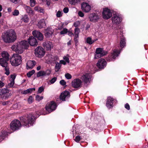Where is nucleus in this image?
Instances as JSON below:
<instances>
[{"instance_id": "obj_43", "label": "nucleus", "mask_w": 148, "mask_h": 148, "mask_svg": "<svg viewBox=\"0 0 148 148\" xmlns=\"http://www.w3.org/2000/svg\"><path fill=\"white\" fill-rule=\"evenodd\" d=\"M51 73V71L50 70H47L45 71H44V76H47L49 75Z\"/></svg>"}, {"instance_id": "obj_41", "label": "nucleus", "mask_w": 148, "mask_h": 148, "mask_svg": "<svg viewBox=\"0 0 148 148\" xmlns=\"http://www.w3.org/2000/svg\"><path fill=\"white\" fill-rule=\"evenodd\" d=\"M44 71H40L38 72L37 74V77H39L41 76H43Z\"/></svg>"}, {"instance_id": "obj_17", "label": "nucleus", "mask_w": 148, "mask_h": 148, "mask_svg": "<svg viewBox=\"0 0 148 148\" xmlns=\"http://www.w3.org/2000/svg\"><path fill=\"white\" fill-rule=\"evenodd\" d=\"M32 34L34 37L37 38L38 40L40 41L43 40L44 37L42 34L38 31H33Z\"/></svg>"}, {"instance_id": "obj_51", "label": "nucleus", "mask_w": 148, "mask_h": 148, "mask_svg": "<svg viewBox=\"0 0 148 148\" xmlns=\"http://www.w3.org/2000/svg\"><path fill=\"white\" fill-rule=\"evenodd\" d=\"M44 88L43 86L40 87L38 89V93H40L44 91Z\"/></svg>"}, {"instance_id": "obj_10", "label": "nucleus", "mask_w": 148, "mask_h": 148, "mask_svg": "<svg viewBox=\"0 0 148 148\" xmlns=\"http://www.w3.org/2000/svg\"><path fill=\"white\" fill-rule=\"evenodd\" d=\"M96 54L95 55V58L97 59L106 55L107 54V52L104 51L103 49L98 48H97L96 49Z\"/></svg>"}, {"instance_id": "obj_9", "label": "nucleus", "mask_w": 148, "mask_h": 148, "mask_svg": "<svg viewBox=\"0 0 148 148\" xmlns=\"http://www.w3.org/2000/svg\"><path fill=\"white\" fill-rule=\"evenodd\" d=\"M120 53V52L117 49H115L107 58V61H111L114 60Z\"/></svg>"}, {"instance_id": "obj_22", "label": "nucleus", "mask_w": 148, "mask_h": 148, "mask_svg": "<svg viewBox=\"0 0 148 148\" xmlns=\"http://www.w3.org/2000/svg\"><path fill=\"white\" fill-rule=\"evenodd\" d=\"M36 64V62L34 60H29L27 61V69H32Z\"/></svg>"}, {"instance_id": "obj_25", "label": "nucleus", "mask_w": 148, "mask_h": 148, "mask_svg": "<svg viewBox=\"0 0 148 148\" xmlns=\"http://www.w3.org/2000/svg\"><path fill=\"white\" fill-rule=\"evenodd\" d=\"M58 57L56 56L49 55V61L50 63L53 62L55 61L58 60Z\"/></svg>"}, {"instance_id": "obj_63", "label": "nucleus", "mask_w": 148, "mask_h": 148, "mask_svg": "<svg viewBox=\"0 0 148 148\" xmlns=\"http://www.w3.org/2000/svg\"><path fill=\"white\" fill-rule=\"evenodd\" d=\"M4 85L5 84L4 83L1 81L0 80V88L4 86Z\"/></svg>"}, {"instance_id": "obj_39", "label": "nucleus", "mask_w": 148, "mask_h": 148, "mask_svg": "<svg viewBox=\"0 0 148 148\" xmlns=\"http://www.w3.org/2000/svg\"><path fill=\"white\" fill-rule=\"evenodd\" d=\"M16 75L15 74H13L10 75V77L9 79L10 81H14L15 79L16 78Z\"/></svg>"}, {"instance_id": "obj_3", "label": "nucleus", "mask_w": 148, "mask_h": 148, "mask_svg": "<svg viewBox=\"0 0 148 148\" xmlns=\"http://www.w3.org/2000/svg\"><path fill=\"white\" fill-rule=\"evenodd\" d=\"M21 59L20 55L17 54H14L10 59V63L13 66H18L21 63Z\"/></svg>"}, {"instance_id": "obj_31", "label": "nucleus", "mask_w": 148, "mask_h": 148, "mask_svg": "<svg viewBox=\"0 0 148 148\" xmlns=\"http://www.w3.org/2000/svg\"><path fill=\"white\" fill-rule=\"evenodd\" d=\"M125 40L124 38H121L120 43V45L121 48H123L125 46Z\"/></svg>"}, {"instance_id": "obj_32", "label": "nucleus", "mask_w": 148, "mask_h": 148, "mask_svg": "<svg viewBox=\"0 0 148 148\" xmlns=\"http://www.w3.org/2000/svg\"><path fill=\"white\" fill-rule=\"evenodd\" d=\"M8 135V132L5 131H2L0 133L1 139H3Z\"/></svg>"}, {"instance_id": "obj_46", "label": "nucleus", "mask_w": 148, "mask_h": 148, "mask_svg": "<svg viewBox=\"0 0 148 148\" xmlns=\"http://www.w3.org/2000/svg\"><path fill=\"white\" fill-rule=\"evenodd\" d=\"M19 14V12L18 10H15L12 12V14L14 16H17Z\"/></svg>"}, {"instance_id": "obj_18", "label": "nucleus", "mask_w": 148, "mask_h": 148, "mask_svg": "<svg viewBox=\"0 0 148 148\" xmlns=\"http://www.w3.org/2000/svg\"><path fill=\"white\" fill-rule=\"evenodd\" d=\"M112 23L114 24H119L122 21L121 18L117 15H114L112 18Z\"/></svg>"}, {"instance_id": "obj_60", "label": "nucleus", "mask_w": 148, "mask_h": 148, "mask_svg": "<svg viewBox=\"0 0 148 148\" xmlns=\"http://www.w3.org/2000/svg\"><path fill=\"white\" fill-rule=\"evenodd\" d=\"M125 107L127 110H129L130 109V106L128 103H126L125 105Z\"/></svg>"}, {"instance_id": "obj_55", "label": "nucleus", "mask_w": 148, "mask_h": 148, "mask_svg": "<svg viewBox=\"0 0 148 148\" xmlns=\"http://www.w3.org/2000/svg\"><path fill=\"white\" fill-rule=\"evenodd\" d=\"M60 83L62 86H64L66 85V82L64 80L62 79L60 81Z\"/></svg>"}, {"instance_id": "obj_40", "label": "nucleus", "mask_w": 148, "mask_h": 148, "mask_svg": "<svg viewBox=\"0 0 148 148\" xmlns=\"http://www.w3.org/2000/svg\"><path fill=\"white\" fill-rule=\"evenodd\" d=\"M3 67L4 68V69L5 71V74L7 75H8L10 73L9 67H8V66H7L6 67Z\"/></svg>"}, {"instance_id": "obj_42", "label": "nucleus", "mask_w": 148, "mask_h": 148, "mask_svg": "<svg viewBox=\"0 0 148 148\" xmlns=\"http://www.w3.org/2000/svg\"><path fill=\"white\" fill-rule=\"evenodd\" d=\"M35 72V71L34 70H32L29 72L27 73V75L28 77H30L32 75L34 74Z\"/></svg>"}, {"instance_id": "obj_26", "label": "nucleus", "mask_w": 148, "mask_h": 148, "mask_svg": "<svg viewBox=\"0 0 148 148\" xmlns=\"http://www.w3.org/2000/svg\"><path fill=\"white\" fill-rule=\"evenodd\" d=\"M2 57L1 58L2 59H5L7 60H9V55L7 51H3L1 53Z\"/></svg>"}, {"instance_id": "obj_30", "label": "nucleus", "mask_w": 148, "mask_h": 148, "mask_svg": "<svg viewBox=\"0 0 148 148\" xmlns=\"http://www.w3.org/2000/svg\"><path fill=\"white\" fill-rule=\"evenodd\" d=\"M35 90V88H30L22 91L21 93L22 94L26 95L28 94L31 93L32 92V91Z\"/></svg>"}, {"instance_id": "obj_19", "label": "nucleus", "mask_w": 148, "mask_h": 148, "mask_svg": "<svg viewBox=\"0 0 148 148\" xmlns=\"http://www.w3.org/2000/svg\"><path fill=\"white\" fill-rule=\"evenodd\" d=\"M43 46L47 50H50L53 47L52 43L48 41H46L43 43Z\"/></svg>"}, {"instance_id": "obj_33", "label": "nucleus", "mask_w": 148, "mask_h": 148, "mask_svg": "<svg viewBox=\"0 0 148 148\" xmlns=\"http://www.w3.org/2000/svg\"><path fill=\"white\" fill-rule=\"evenodd\" d=\"M12 49L14 51H16V53H19V51L20 50V49H18V43L16 46L15 45H13L11 47Z\"/></svg>"}, {"instance_id": "obj_8", "label": "nucleus", "mask_w": 148, "mask_h": 148, "mask_svg": "<svg viewBox=\"0 0 148 148\" xmlns=\"http://www.w3.org/2000/svg\"><path fill=\"white\" fill-rule=\"evenodd\" d=\"M57 107L56 103L53 101H51L47 103L46 106V110L49 113H50L54 110Z\"/></svg>"}, {"instance_id": "obj_45", "label": "nucleus", "mask_w": 148, "mask_h": 148, "mask_svg": "<svg viewBox=\"0 0 148 148\" xmlns=\"http://www.w3.org/2000/svg\"><path fill=\"white\" fill-rule=\"evenodd\" d=\"M10 82L8 84L7 86L8 88L12 87L14 85V81H10Z\"/></svg>"}, {"instance_id": "obj_54", "label": "nucleus", "mask_w": 148, "mask_h": 148, "mask_svg": "<svg viewBox=\"0 0 148 148\" xmlns=\"http://www.w3.org/2000/svg\"><path fill=\"white\" fill-rule=\"evenodd\" d=\"M57 77H54L52 78L50 81L51 84L54 83L57 80Z\"/></svg>"}, {"instance_id": "obj_5", "label": "nucleus", "mask_w": 148, "mask_h": 148, "mask_svg": "<svg viewBox=\"0 0 148 148\" xmlns=\"http://www.w3.org/2000/svg\"><path fill=\"white\" fill-rule=\"evenodd\" d=\"M0 95L3 99H8L11 95L10 90L7 88H3L0 89Z\"/></svg>"}, {"instance_id": "obj_49", "label": "nucleus", "mask_w": 148, "mask_h": 148, "mask_svg": "<svg viewBox=\"0 0 148 148\" xmlns=\"http://www.w3.org/2000/svg\"><path fill=\"white\" fill-rule=\"evenodd\" d=\"M43 98V96H40L39 95H37L36 96V99L37 101H40L42 100Z\"/></svg>"}, {"instance_id": "obj_52", "label": "nucleus", "mask_w": 148, "mask_h": 148, "mask_svg": "<svg viewBox=\"0 0 148 148\" xmlns=\"http://www.w3.org/2000/svg\"><path fill=\"white\" fill-rule=\"evenodd\" d=\"M62 12L58 11L56 13V16L58 17H60L62 16Z\"/></svg>"}, {"instance_id": "obj_14", "label": "nucleus", "mask_w": 148, "mask_h": 148, "mask_svg": "<svg viewBox=\"0 0 148 148\" xmlns=\"http://www.w3.org/2000/svg\"><path fill=\"white\" fill-rule=\"evenodd\" d=\"M106 62L105 60L103 58L99 59L97 64V67L100 69H103L106 66Z\"/></svg>"}, {"instance_id": "obj_44", "label": "nucleus", "mask_w": 148, "mask_h": 148, "mask_svg": "<svg viewBox=\"0 0 148 148\" xmlns=\"http://www.w3.org/2000/svg\"><path fill=\"white\" fill-rule=\"evenodd\" d=\"M34 100V99L32 97V96H30L27 100V101L28 103L30 104L31 103H32L33 101Z\"/></svg>"}, {"instance_id": "obj_13", "label": "nucleus", "mask_w": 148, "mask_h": 148, "mask_svg": "<svg viewBox=\"0 0 148 148\" xmlns=\"http://www.w3.org/2000/svg\"><path fill=\"white\" fill-rule=\"evenodd\" d=\"M82 81L79 78L75 79L72 82V86L75 88H80L82 86Z\"/></svg>"}, {"instance_id": "obj_23", "label": "nucleus", "mask_w": 148, "mask_h": 148, "mask_svg": "<svg viewBox=\"0 0 148 148\" xmlns=\"http://www.w3.org/2000/svg\"><path fill=\"white\" fill-rule=\"evenodd\" d=\"M114 99L110 97H108L107 99L106 106L108 108H110L112 107L113 106Z\"/></svg>"}, {"instance_id": "obj_20", "label": "nucleus", "mask_w": 148, "mask_h": 148, "mask_svg": "<svg viewBox=\"0 0 148 148\" xmlns=\"http://www.w3.org/2000/svg\"><path fill=\"white\" fill-rule=\"evenodd\" d=\"M28 44L31 46H36L38 44L36 39L33 36L29 37L28 39Z\"/></svg>"}, {"instance_id": "obj_12", "label": "nucleus", "mask_w": 148, "mask_h": 148, "mask_svg": "<svg viewBox=\"0 0 148 148\" xmlns=\"http://www.w3.org/2000/svg\"><path fill=\"white\" fill-rule=\"evenodd\" d=\"M102 15L103 18L108 19L112 16V13L109 9L107 8H106L103 9Z\"/></svg>"}, {"instance_id": "obj_61", "label": "nucleus", "mask_w": 148, "mask_h": 148, "mask_svg": "<svg viewBox=\"0 0 148 148\" xmlns=\"http://www.w3.org/2000/svg\"><path fill=\"white\" fill-rule=\"evenodd\" d=\"M69 11V9L67 8H65L63 9V12L65 13H67Z\"/></svg>"}, {"instance_id": "obj_11", "label": "nucleus", "mask_w": 148, "mask_h": 148, "mask_svg": "<svg viewBox=\"0 0 148 148\" xmlns=\"http://www.w3.org/2000/svg\"><path fill=\"white\" fill-rule=\"evenodd\" d=\"M80 79L85 84H87L90 82L91 79V76L89 73H85L82 76Z\"/></svg>"}, {"instance_id": "obj_15", "label": "nucleus", "mask_w": 148, "mask_h": 148, "mask_svg": "<svg viewBox=\"0 0 148 148\" xmlns=\"http://www.w3.org/2000/svg\"><path fill=\"white\" fill-rule=\"evenodd\" d=\"M81 8L85 12H88L91 10V7L88 3L83 2L81 4Z\"/></svg>"}, {"instance_id": "obj_59", "label": "nucleus", "mask_w": 148, "mask_h": 148, "mask_svg": "<svg viewBox=\"0 0 148 148\" xmlns=\"http://www.w3.org/2000/svg\"><path fill=\"white\" fill-rule=\"evenodd\" d=\"M63 59L67 62L69 63V58L68 57H66V56H64L63 57Z\"/></svg>"}, {"instance_id": "obj_4", "label": "nucleus", "mask_w": 148, "mask_h": 148, "mask_svg": "<svg viewBox=\"0 0 148 148\" xmlns=\"http://www.w3.org/2000/svg\"><path fill=\"white\" fill-rule=\"evenodd\" d=\"M10 126L11 129L13 131L18 130L21 126L20 122L16 119L13 121Z\"/></svg>"}, {"instance_id": "obj_29", "label": "nucleus", "mask_w": 148, "mask_h": 148, "mask_svg": "<svg viewBox=\"0 0 148 148\" xmlns=\"http://www.w3.org/2000/svg\"><path fill=\"white\" fill-rule=\"evenodd\" d=\"M38 27L40 29L43 28L46 25V24L45 20L44 19H42L40 21L37 25Z\"/></svg>"}, {"instance_id": "obj_38", "label": "nucleus", "mask_w": 148, "mask_h": 148, "mask_svg": "<svg viewBox=\"0 0 148 148\" xmlns=\"http://www.w3.org/2000/svg\"><path fill=\"white\" fill-rule=\"evenodd\" d=\"M55 63L56 64L55 66V69L56 70H57V71H58L61 67V65L58 62H55Z\"/></svg>"}, {"instance_id": "obj_35", "label": "nucleus", "mask_w": 148, "mask_h": 148, "mask_svg": "<svg viewBox=\"0 0 148 148\" xmlns=\"http://www.w3.org/2000/svg\"><path fill=\"white\" fill-rule=\"evenodd\" d=\"M70 4L75 5L80 1V0H68Z\"/></svg>"}, {"instance_id": "obj_21", "label": "nucleus", "mask_w": 148, "mask_h": 148, "mask_svg": "<svg viewBox=\"0 0 148 148\" xmlns=\"http://www.w3.org/2000/svg\"><path fill=\"white\" fill-rule=\"evenodd\" d=\"M45 31V36L46 38L50 37L54 32L53 29L50 27L47 28Z\"/></svg>"}, {"instance_id": "obj_47", "label": "nucleus", "mask_w": 148, "mask_h": 148, "mask_svg": "<svg viewBox=\"0 0 148 148\" xmlns=\"http://www.w3.org/2000/svg\"><path fill=\"white\" fill-rule=\"evenodd\" d=\"M36 3V1L35 0H30V6L32 7H34Z\"/></svg>"}, {"instance_id": "obj_64", "label": "nucleus", "mask_w": 148, "mask_h": 148, "mask_svg": "<svg viewBox=\"0 0 148 148\" xmlns=\"http://www.w3.org/2000/svg\"><path fill=\"white\" fill-rule=\"evenodd\" d=\"M40 8V7H39V6H36L34 7V9L35 11L39 12V10Z\"/></svg>"}, {"instance_id": "obj_2", "label": "nucleus", "mask_w": 148, "mask_h": 148, "mask_svg": "<svg viewBox=\"0 0 148 148\" xmlns=\"http://www.w3.org/2000/svg\"><path fill=\"white\" fill-rule=\"evenodd\" d=\"M38 116L39 115L35 117L32 114H29L23 117H22L21 120L23 125L29 127V125L31 126L33 125L35 118Z\"/></svg>"}, {"instance_id": "obj_34", "label": "nucleus", "mask_w": 148, "mask_h": 148, "mask_svg": "<svg viewBox=\"0 0 148 148\" xmlns=\"http://www.w3.org/2000/svg\"><path fill=\"white\" fill-rule=\"evenodd\" d=\"M96 40H92L91 38L90 37H88L87 38L86 42L89 44V45H91Z\"/></svg>"}, {"instance_id": "obj_36", "label": "nucleus", "mask_w": 148, "mask_h": 148, "mask_svg": "<svg viewBox=\"0 0 148 148\" xmlns=\"http://www.w3.org/2000/svg\"><path fill=\"white\" fill-rule=\"evenodd\" d=\"M80 30L78 28H76L75 29V37H79V34Z\"/></svg>"}, {"instance_id": "obj_37", "label": "nucleus", "mask_w": 148, "mask_h": 148, "mask_svg": "<svg viewBox=\"0 0 148 148\" xmlns=\"http://www.w3.org/2000/svg\"><path fill=\"white\" fill-rule=\"evenodd\" d=\"M22 21L25 23H28L29 22V19L27 15H25L23 17L22 19Z\"/></svg>"}, {"instance_id": "obj_48", "label": "nucleus", "mask_w": 148, "mask_h": 148, "mask_svg": "<svg viewBox=\"0 0 148 148\" xmlns=\"http://www.w3.org/2000/svg\"><path fill=\"white\" fill-rule=\"evenodd\" d=\"M68 32V29L66 28H64L60 32L61 34H66Z\"/></svg>"}, {"instance_id": "obj_1", "label": "nucleus", "mask_w": 148, "mask_h": 148, "mask_svg": "<svg viewBox=\"0 0 148 148\" xmlns=\"http://www.w3.org/2000/svg\"><path fill=\"white\" fill-rule=\"evenodd\" d=\"M2 38L5 42L9 43L14 41L16 39V36L14 31L11 29L3 33Z\"/></svg>"}, {"instance_id": "obj_62", "label": "nucleus", "mask_w": 148, "mask_h": 148, "mask_svg": "<svg viewBox=\"0 0 148 148\" xmlns=\"http://www.w3.org/2000/svg\"><path fill=\"white\" fill-rule=\"evenodd\" d=\"M68 34L69 36H74V34L71 32L69 31L68 32Z\"/></svg>"}, {"instance_id": "obj_7", "label": "nucleus", "mask_w": 148, "mask_h": 148, "mask_svg": "<svg viewBox=\"0 0 148 148\" xmlns=\"http://www.w3.org/2000/svg\"><path fill=\"white\" fill-rule=\"evenodd\" d=\"M45 51L43 48L40 46L37 47L35 49V56L39 58H42L45 54Z\"/></svg>"}, {"instance_id": "obj_27", "label": "nucleus", "mask_w": 148, "mask_h": 148, "mask_svg": "<svg viewBox=\"0 0 148 148\" xmlns=\"http://www.w3.org/2000/svg\"><path fill=\"white\" fill-rule=\"evenodd\" d=\"M24 8L27 13L30 15H33L34 14V11L29 6L24 5Z\"/></svg>"}, {"instance_id": "obj_57", "label": "nucleus", "mask_w": 148, "mask_h": 148, "mask_svg": "<svg viewBox=\"0 0 148 148\" xmlns=\"http://www.w3.org/2000/svg\"><path fill=\"white\" fill-rule=\"evenodd\" d=\"M81 138L79 136H77L75 139V141L76 142H78L80 140Z\"/></svg>"}, {"instance_id": "obj_16", "label": "nucleus", "mask_w": 148, "mask_h": 148, "mask_svg": "<svg viewBox=\"0 0 148 148\" xmlns=\"http://www.w3.org/2000/svg\"><path fill=\"white\" fill-rule=\"evenodd\" d=\"M70 97V93L69 91H66L62 92L60 97V99L62 101H65Z\"/></svg>"}, {"instance_id": "obj_24", "label": "nucleus", "mask_w": 148, "mask_h": 148, "mask_svg": "<svg viewBox=\"0 0 148 148\" xmlns=\"http://www.w3.org/2000/svg\"><path fill=\"white\" fill-rule=\"evenodd\" d=\"M89 18L90 21L95 22L99 19V17L98 14L94 13L90 14Z\"/></svg>"}, {"instance_id": "obj_58", "label": "nucleus", "mask_w": 148, "mask_h": 148, "mask_svg": "<svg viewBox=\"0 0 148 148\" xmlns=\"http://www.w3.org/2000/svg\"><path fill=\"white\" fill-rule=\"evenodd\" d=\"M78 14L81 17H83L84 15L83 13L81 11H79L78 13Z\"/></svg>"}, {"instance_id": "obj_28", "label": "nucleus", "mask_w": 148, "mask_h": 148, "mask_svg": "<svg viewBox=\"0 0 148 148\" xmlns=\"http://www.w3.org/2000/svg\"><path fill=\"white\" fill-rule=\"evenodd\" d=\"M9 60L0 58V64L3 67H6L8 65V62Z\"/></svg>"}, {"instance_id": "obj_50", "label": "nucleus", "mask_w": 148, "mask_h": 148, "mask_svg": "<svg viewBox=\"0 0 148 148\" xmlns=\"http://www.w3.org/2000/svg\"><path fill=\"white\" fill-rule=\"evenodd\" d=\"M80 25V23L79 21H76L73 24V25L75 27H77L79 26Z\"/></svg>"}, {"instance_id": "obj_53", "label": "nucleus", "mask_w": 148, "mask_h": 148, "mask_svg": "<svg viewBox=\"0 0 148 148\" xmlns=\"http://www.w3.org/2000/svg\"><path fill=\"white\" fill-rule=\"evenodd\" d=\"M65 77L67 79H71L72 77V76L69 73L66 74L65 75Z\"/></svg>"}, {"instance_id": "obj_56", "label": "nucleus", "mask_w": 148, "mask_h": 148, "mask_svg": "<svg viewBox=\"0 0 148 148\" xmlns=\"http://www.w3.org/2000/svg\"><path fill=\"white\" fill-rule=\"evenodd\" d=\"M78 37H75L74 38V41L75 42V46H77L78 45Z\"/></svg>"}, {"instance_id": "obj_6", "label": "nucleus", "mask_w": 148, "mask_h": 148, "mask_svg": "<svg viewBox=\"0 0 148 148\" xmlns=\"http://www.w3.org/2000/svg\"><path fill=\"white\" fill-rule=\"evenodd\" d=\"M28 43L26 40L22 41L18 43V48L20 49L19 51V54L23 53V49H27L29 47Z\"/></svg>"}]
</instances>
